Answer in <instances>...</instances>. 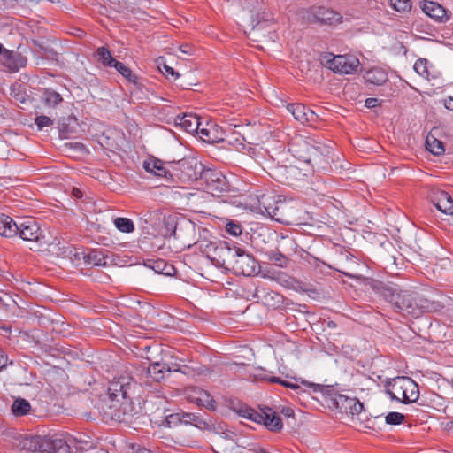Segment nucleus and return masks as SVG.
<instances>
[{
    "mask_svg": "<svg viewBox=\"0 0 453 453\" xmlns=\"http://www.w3.org/2000/svg\"><path fill=\"white\" fill-rule=\"evenodd\" d=\"M134 383L132 378L121 375L111 381L107 393L101 395L95 408L105 421H122L132 411L130 392Z\"/></svg>",
    "mask_w": 453,
    "mask_h": 453,
    "instance_id": "f257e3e1",
    "label": "nucleus"
},
{
    "mask_svg": "<svg viewBox=\"0 0 453 453\" xmlns=\"http://www.w3.org/2000/svg\"><path fill=\"white\" fill-rule=\"evenodd\" d=\"M92 441L68 434L26 437L22 445L32 452L78 453L92 447Z\"/></svg>",
    "mask_w": 453,
    "mask_h": 453,
    "instance_id": "f03ea898",
    "label": "nucleus"
},
{
    "mask_svg": "<svg viewBox=\"0 0 453 453\" xmlns=\"http://www.w3.org/2000/svg\"><path fill=\"white\" fill-rule=\"evenodd\" d=\"M372 288L382 296L387 302L408 315L418 317L428 309V303L417 293L403 290L397 285L385 284L380 281L372 280Z\"/></svg>",
    "mask_w": 453,
    "mask_h": 453,
    "instance_id": "7ed1b4c3",
    "label": "nucleus"
},
{
    "mask_svg": "<svg viewBox=\"0 0 453 453\" xmlns=\"http://www.w3.org/2000/svg\"><path fill=\"white\" fill-rule=\"evenodd\" d=\"M199 249L216 267L223 268L232 265L234 254L240 252L234 242L226 241L215 242L203 241L199 243Z\"/></svg>",
    "mask_w": 453,
    "mask_h": 453,
    "instance_id": "20e7f679",
    "label": "nucleus"
},
{
    "mask_svg": "<svg viewBox=\"0 0 453 453\" xmlns=\"http://www.w3.org/2000/svg\"><path fill=\"white\" fill-rule=\"evenodd\" d=\"M247 206L251 211L268 216L271 219L281 222V212L286 206L280 197L273 193H257L250 195L247 201Z\"/></svg>",
    "mask_w": 453,
    "mask_h": 453,
    "instance_id": "39448f33",
    "label": "nucleus"
},
{
    "mask_svg": "<svg viewBox=\"0 0 453 453\" xmlns=\"http://www.w3.org/2000/svg\"><path fill=\"white\" fill-rule=\"evenodd\" d=\"M386 392L392 400L404 404L417 402L419 397L418 385L409 377H396L389 381Z\"/></svg>",
    "mask_w": 453,
    "mask_h": 453,
    "instance_id": "423d86ee",
    "label": "nucleus"
},
{
    "mask_svg": "<svg viewBox=\"0 0 453 453\" xmlns=\"http://www.w3.org/2000/svg\"><path fill=\"white\" fill-rule=\"evenodd\" d=\"M289 151L295 157L313 166L322 160V146L311 138L297 136L289 143Z\"/></svg>",
    "mask_w": 453,
    "mask_h": 453,
    "instance_id": "0eeeda50",
    "label": "nucleus"
},
{
    "mask_svg": "<svg viewBox=\"0 0 453 453\" xmlns=\"http://www.w3.org/2000/svg\"><path fill=\"white\" fill-rule=\"evenodd\" d=\"M234 411L239 417L257 424H262L271 431H280L283 426L280 416L269 407H265L257 411L247 405L240 404L234 408Z\"/></svg>",
    "mask_w": 453,
    "mask_h": 453,
    "instance_id": "6e6552de",
    "label": "nucleus"
},
{
    "mask_svg": "<svg viewBox=\"0 0 453 453\" xmlns=\"http://www.w3.org/2000/svg\"><path fill=\"white\" fill-rule=\"evenodd\" d=\"M320 61L323 65L340 74H352L360 65L359 59L353 55L325 53L321 56Z\"/></svg>",
    "mask_w": 453,
    "mask_h": 453,
    "instance_id": "1a4fd4ad",
    "label": "nucleus"
},
{
    "mask_svg": "<svg viewBox=\"0 0 453 453\" xmlns=\"http://www.w3.org/2000/svg\"><path fill=\"white\" fill-rule=\"evenodd\" d=\"M303 19L309 23H320L324 25H335L342 21V15L333 10L317 6L305 11Z\"/></svg>",
    "mask_w": 453,
    "mask_h": 453,
    "instance_id": "9d476101",
    "label": "nucleus"
},
{
    "mask_svg": "<svg viewBox=\"0 0 453 453\" xmlns=\"http://www.w3.org/2000/svg\"><path fill=\"white\" fill-rule=\"evenodd\" d=\"M16 226L18 227L17 235L23 241L34 244H42V241L44 239L43 231L35 220L25 219L19 223L16 222Z\"/></svg>",
    "mask_w": 453,
    "mask_h": 453,
    "instance_id": "9b49d317",
    "label": "nucleus"
},
{
    "mask_svg": "<svg viewBox=\"0 0 453 453\" xmlns=\"http://www.w3.org/2000/svg\"><path fill=\"white\" fill-rule=\"evenodd\" d=\"M203 179L207 192L213 196H219L229 189V183L221 172L207 169L203 173Z\"/></svg>",
    "mask_w": 453,
    "mask_h": 453,
    "instance_id": "f8f14e48",
    "label": "nucleus"
},
{
    "mask_svg": "<svg viewBox=\"0 0 453 453\" xmlns=\"http://www.w3.org/2000/svg\"><path fill=\"white\" fill-rule=\"evenodd\" d=\"M186 399L197 406L204 407L210 411L217 409V403L205 390L198 387H188L184 392Z\"/></svg>",
    "mask_w": 453,
    "mask_h": 453,
    "instance_id": "ddd939ff",
    "label": "nucleus"
},
{
    "mask_svg": "<svg viewBox=\"0 0 453 453\" xmlns=\"http://www.w3.org/2000/svg\"><path fill=\"white\" fill-rule=\"evenodd\" d=\"M237 250L240 252H236V254H234V259L233 260L232 265L243 275H251L257 269V262L255 258L239 247H237Z\"/></svg>",
    "mask_w": 453,
    "mask_h": 453,
    "instance_id": "4468645a",
    "label": "nucleus"
},
{
    "mask_svg": "<svg viewBox=\"0 0 453 453\" xmlns=\"http://www.w3.org/2000/svg\"><path fill=\"white\" fill-rule=\"evenodd\" d=\"M226 131H223L221 127L212 122H207L197 131V135L204 142L217 143L226 139Z\"/></svg>",
    "mask_w": 453,
    "mask_h": 453,
    "instance_id": "2eb2a0df",
    "label": "nucleus"
},
{
    "mask_svg": "<svg viewBox=\"0 0 453 453\" xmlns=\"http://www.w3.org/2000/svg\"><path fill=\"white\" fill-rule=\"evenodd\" d=\"M0 60L11 73H17L27 65V58L14 50H4Z\"/></svg>",
    "mask_w": 453,
    "mask_h": 453,
    "instance_id": "dca6fc26",
    "label": "nucleus"
},
{
    "mask_svg": "<svg viewBox=\"0 0 453 453\" xmlns=\"http://www.w3.org/2000/svg\"><path fill=\"white\" fill-rule=\"evenodd\" d=\"M288 111L302 124L312 123L316 120L317 116L314 111L307 108L303 104H289L287 106Z\"/></svg>",
    "mask_w": 453,
    "mask_h": 453,
    "instance_id": "f3484780",
    "label": "nucleus"
},
{
    "mask_svg": "<svg viewBox=\"0 0 453 453\" xmlns=\"http://www.w3.org/2000/svg\"><path fill=\"white\" fill-rule=\"evenodd\" d=\"M432 201L440 211L447 215H453V199L449 193L437 190L434 192Z\"/></svg>",
    "mask_w": 453,
    "mask_h": 453,
    "instance_id": "a211bd4d",
    "label": "nucleus"
},
{
    "mask_svg": "<svg viewBox=\"0 0 453 453\" xmlns=\"http://www.w3.org/2000/svg\"><path fill=\"white\" fill-rule=\"evenodd\" d=\"M174 122L177 126L182 128L187 133L192 134L196 133L197 134V131L199 130L202 123L200 121V118H198L195 114L185 113L183 115L176 116Z\"/></svg>",
    "mask_w": 453,
    "mask_h": 453,
    "instance_id": "6ab92c4d",
    "label": "nucleus"
},
{
    "mask_svg": "<svg viewBox=\"0 0 453 453\" xmlns=\"http://www.w3.org/2000/svg\"><path fill=\"white\" fill-rule=\"evenodd\" d=\"M178 370V368L170 367L163 362H153L148 366L147 373L153 380L161 381L166 374L171 372H177Z\"/></svg>",
    "mask_w": 453,
    "mask_h": 453,
    "instance_id": "aec40b11",
    "label": "nucleus"
},
{
    "mask_svg": "<svg viewBox=\"0 0 453 453\" xmlns=\"http://www.w3.org/2000/svg\"><path fill=\"white\" fill-rule=\"evenodd\" d=\"M423 12L436 21L443 22L449 19L446 10L441 4L433 1H425L422 4Z\"/></svg>",
    "mask_w": 453,
    "mask_h": 453,
    "instance_id": "412c9836",
    "label": "nucleus"
},
{
    "mask_svg": "<svg viewBox=\"0 0 453 453\" xmlns=\"http://www.w3.org/2000/svg\"><path fill=\"white\" fill-rule=\"evenodd\" d=\"M234 4L241 6L243 11L250 13V19L253 22L261 10L263 0H233Z\"/></svg>",
    "mask_w": 453,
    "mask_h": 453,
    "instance_id": "4be33fe9",
    "label": "nucleus"
},
{
    "mask_svg": "<svg viewBox=\"0 0 453 453\" xmlns=\"http://www.w3.org/2000/svg\"><path fill=\"white\" fill-rule=\"evenodd\" d=\"M271 279L289 289L299 290L301 288V282L284 272L280 271L273 273Z\"/></svg>",
    "mask_w": 453,
    "mask_h": 453,
    "instance_id": "5701e85b",
    "label": "nucleus"
},
{
    "mask_svg": "<svg viewBox=\"0 0 453 453\" xmlns=\"http://www.w3.org/2000/svg\"><path fill=\"white\" fill-rule=\"evenodd\" d=\"M254 379L256 380H266L273 383H278L284 387L290 388L293 389H298L300 388L297 384L283 380L279 377L271 376L266 371L263 369H257L256 371V372L254 373Z\"/></svg>",
    "mask_w": 453,
    "mask_h": 453,
    "instance_id": "b1692460",
    "label": "nucleus"
},
{
    "mask_svg": "<svg viewBox=\"0 0 453 453\" xmlns=\"http://www.w3.org/2000/svg\"><path fill=\"white\" fill-rule=\"evenodd\" d=\"M143 167L148 173H151L157 177L168 179V171L165 169L163 161L156 158L146 160Z\"/></svg>",
    "mask_w": 453,
    "mask_h": 453,
    "instance_id": "393cba45",
    "label": "nucleus"
},
{
    "mask_svg": "<svg viewBox=\"0 0 453 453\" xmlns=\"http://www.w3.org/2000/svg\"><path fill=\"white\" fill-rule=\"evenodd\" d=\"M17 229L16 222L11 217L0 214V235L4 237L16 236Z\"/></svg>",
    "mask_w": 453,
    "mask_h": 453,
    "instance_id": "a878e982",
    "label": "nucleus"
},
{
    "mask_svg": "<svg viewBox=\"0 0 453 453\" xmlns=\"http://www.w3.org/2000/svg\"><path fill=\"white\" fill-rule=\"evenodd\" d=\"M42 102L46 107L55 109L63 102V98L58 92L46 88L42 93Z\"/></svg>",
    "mask_w": 453,
    "mask_h": 453,
    "instance_id": "bb28decb",
    "label": "nucleus"
},
{
    "mask_svg": "<svg viewBox=\"0 0 453 453\" xmlns=\"http://www.w3.org/2000/svg\"><path fill=\"white\" fill-rule=\"evenodd\" d=\"M81 255L83 262L87 265L100 266L106 264L104 255L99 250H94L88 253L82 252Z\"/></svg>",
    "mask_w": 453,
    "mask_h": 453,
    "instance_id": "cd10ccee",
    "label": "nucleus"
},
{
    "mask_svg": "<svg viewBox=\"0 0 453 453\" xmlns=\"http://www.w3.org/2000/svg\"><path fill=\"white\" fill-rule=\"evenodd\" d=\"M11 410L14 416H24L30 411L31 404L27 400L21 397H18L14 399Z\"/></svg>",
    "mask_w": 453,
    "mask_h": 453,
    "instance_id": "c85d7f7f",
    "label": "nucleus"
},
{
    "mask_svg": "<svg viewBox=\"0 0 453 453\" xmlns=\"http://www.w3.org/2000/svg\"><path fill=\"white\" fill-rule=\"evenodd\" d=\"M96 56L97 60L105 67H113L118 60L113 58L110 50L106 47H99L96 50Z\"/></svg>",
    "mask_w": 453,
    "mask_h": 453,
    "instance_id": "c756f323",
    "label": "nucleus"
},
{
    "mask_svg": "<svg viewBox=\"0 0 453 453\" xmlns=\"http://www.w3.org/2000/svg\"><path fill=\"white\" fill-rule=\"evenodd\" d=\"M426 147L428 151L435 156L443 154L445 150L443 142L433 135H427L426 140Z\"/></svg>",
    "mask_w": 453,
    "mask_h": 453,
    "instance_id": "7c9ffc66",
    "label": "nucleus"
},
{
    "mask_svg": "<svg viewBox=\"0 0 453 453\" xmlns=\"http://www.w3.org/2000/svg\"><path fill=\"white\" fill-rule=\"evenodd\" d=\"M367 82L374 85H381L387 81V73L380 69H372L365 74Z\"/></svg>",
    "mask_w": 453,
    "mask_h": 453,
    "instance_id": "2f4dec72",
    "label": "nucleus"
},
{
    "mask_svg": "<svg viewBox=\"0 0 453 453\" xmlns=\"http://www.w3.org/2000/svg\"><path fill=\"white\" fill-rule=\"evenodd\" d=\"M115 227L122 233H133L134 225L132 219L124 217H118L113 220Z\"/></svg>",
    "mask_w": 453,
    "mask_h": 453,
    "instance_id": "473e14b6",
    "label": "nucleus"
},
{
    "mask_svg": "<svg viewBox=\"0 0 453 453\" xmlns=\"http://www.w3.org/2000/svg\"><path fill=\"white\" fill-rule=\"evenodd\" d=\"M123 77H125L129 82L136 83L137 77L133 71L127 67L122 62L117 61L113 66Z\"/></svg>",
    "mask_w": 453,
    "mask_h": 453,
    "instance_id": "72a5a7b5",
    "label": "nucleus"
},
{
    "mask_svg": "<svg viewBox=\"0 0 453 453\" xmlns=\"http://www.w3.org/2000/svg\"><path fill=\"white\" fill-rule=\"evenodd\" d=\"M268 257L275 265L281 268L287 267L289 261L288 258L280 251H272L268 255Z\"/></svg>",
    "mask_w": 453,
    "mask_h": 453,
    "instance_id": "f704fd0d",
    "label": "nucleus"
},
{
    "mask_svg": "<svg viewBox=\"0 0 453 453\" xmlns=\"http://www.w3.org/2000/svg\"><path fill=\"white\" fill-rule=\"evenodd\" d=\"M413 68L418 75H420L426 79H428L429 71H428V62L426 59H424V58L418 59L415 62Z\"/></svg>",
    "mask_w": 453,
    "mask_h": 453,
    "instance_id": "c9c22d12",
    "label": "nucleus"
},
{
    "mask_svg": "<svg viewBox=\"0 0 453 453\" xmlns=\"http://www.w3.org/2000/svg\"><path fill=\"white\" fill-rule=\"evenodd\" d=\"M348 407L349 408V411L352 415L359 414L363 409L364 405L361 402H359L357 398H346Z\"/></svg>",
    "mask_w": 453,
    "mask_h": 453,
    "instance_id": "e433bc0d",
    "label": "nucleus"
},
{
    "mask_svg": "<svg viewBox=\"0 0 453 453\" xmlns=\"http://www.w3.org/2000/svg\"><path fill=\"white\" fill-rule=\"evenodd\" d=\"M385 420L386 423L388 425H400L404 420V415L400 412L392 411L388 413V415L385 418Z\"/></svg>",
    "mask_w": 453,
    "mask_h": 453,
    "instance_id": "4c0bfd02",
    "label": "nucleus"
},
{
    "mask_svg": "<svg viewBox=\"0 0 453 453\" xmlns=\"http://www.w3.org/2000/svg\"><path fill=\"white\" fill-rule=\"evenodd\" d=\"M390 5L397 12H404L411 8L410 0H390Z\"/></svg>",
    "mask_w": 453,
    "mask_h": 453,
    "instance_id": "58836bf2",
    "label": "nucleus"
},
{
    "mask_svg": "<svg viewBox=\"0 0 453 453\" xmlns=\"http://www.w3.org/2000/svg\"><path fill=\"white\" fill-rule=\"evenodd\" d=\"M35 123L38 130H42L44 127H48L53 124V120L45 115L37 116L35 119Z\"/></svg>",
    "mask_w": 453,
    "mask_h": 453,
    "instance_id": "ea45409f",
    "label": "nucleus"
},
{
    "mask_svg": "<svg viewBox=\"0 0 453 453\" xmlns=\"http://www.w3.org/2000/svg\"><path fill=\"white\" fill-rule=\"evenodd\" d=\"M226 231L233 236H239L242 233V227L241 225L231 221L226 224Z\"/></svg>",
    "mask_w": 453,
    "mask_h": 453,
    "instance_id": "a19ab883",
    "label": "nucleus"
},
{
    "mask_svg": "<svg viewBox=\"0 0 453 453\" xmlns=\"http://www.w3.org/2000/svg\"><path fill=\"white\" fill-rule=\"evenodd\" d=\"M160 71L168 78H172L175 81L180 75L174 71V69L167 65H164L160 67Z\"/></svg>",
    "mask_w": 453,
    "mask_h": 453,
    "instance_id": "79ce46f5",
    "label": "nucleus"
},
{
    "mask_svg": "<svg viewBox=\"0 0 453 453\" xmlns=\"http://www.w3.org/2000/svg\"><path fill=\"white\" fill-rule=\"evenodd\" d=\"M176 416L179 417V420L181 423H184L186 425H190L193 420V418H195V413L182 412V413L176 414Z\"/></svg>",
    "mask_w": 453,
    "mask_h": 453,
    "instance_id": "37998d69",
    "label": "nucleus"
},
{
    "mask_svg": "<svg viewBox=\"0 0 453 453\" xmlns=\"http://www.w3.org/2000/svg\"><path fill=\"white\" fill-rule=\"evenodd\" d=\"M11 303H14V301L10 296L4 295V296H0V309L9 307Z\"/></svg>",
    "mask_w": 453,
    "mask_h": 453,
    "instance_id": "c03bdc74",
    "label": "nucleus"
},
{
    "mask_svg": "<svg viewBox=\"0 0 453 453\" xmlns=\"http://www.w3.org/2000/svg\"><path fill=\"white\" fill-rule=\"evenodd\" d=\"M179 50L181 53L188 56H191L195 51L194 47L190 44H181L180 45Z\"/></svg>",
    "mask_w": 453,
    "mask_h": 453,
    "instance_id": "a18cd8bd",
    "label": "nucleus"
},
{
    "mask_svg": "<svg viewBox=\"0 0 453 453\" xmlns=\"http://www.w3.org/2000/svg\"><path fill=\"white\" fill-rule=\"evenodd\" d=\"M190 425L198 428H203V426H205L206 423L195 413V418H193V420Z\"/></svg>",
    "mask_w": 453,
    "mask_h": 453,
    "instance_id": "49530a36",
    "label": "nucleus"
},
{
    "mask_svg": "<svg viewBox=\"0 0 453 453\" xmlns=\"http://www.w3.org/2000/svg\"><path fill=\"white\" fill-rule=\"evenodd\" d=\"M241 127H240V126H234V131H233V134H238L240 136V138L239 137L235 138V142H237L239 144L242 145V142L245 141V138H244L243 134L241 133V131L238 130Z\"/></svg>",
    "mask_w": 453,
    "mask_h": 453,
    "instance_id": "de8ad7c7",
    "label": "nucleus"
},
{
    "mask_svg": "<svg viewBox=\"0 0 453 453\" xmlns=\"http://www.w3.org/2000/svg\"><path fill=\"white\" fill-rule=\"evenodd\" d=\"M365 105L367 108H374L378 105V99L373 97L367 98L365 102Z\"/></svg>",
    "mask_w": 453,
    "mask_h": 453,
    "instance_id": "09e8293b",
    "label": "nucleus"
},
{
    "mask_svg": "<svg viewBox=\"0 0 453 453\" xmlns=\"http://www.w3.org/2000/svg\"><path fill=\"white\" fill-rule=\"evenodd\" d=\"M129 453H151L150 450L145 449V448H140V447H133L131 449V451Z\"/></svg>",
    "mask_w": 453,
    "mask_h": 453,
    "instance_id": "8fccbe9b",
    "label": "nucleus"
},
{
    "mask_svg": "<svg viewBox=\"0 0 453 453\" xmlns=\"http://www.w3.org/2000/svg\"><path fill=\"white\" fill-rule=\"evenodd\" d=\"M302 383L306 385L309 388H312L313 391H318V389L319 388V384H315V383H311V382H304V381H302Z\"/></svg>",
    "mask_w": 453,
    "mask_h": 453,
    "instance_id": "3c124183",
    "label": "nucleus"
},
{
    "mask_svg": "<svg viewBox=\"0 0 453 453\" xmlns=\"http://www.w3.org/2000/svg\"><path fill=\"white\" fill-rule=\"evenodd\" d=\"M7 357H4V354L0 352V371L6 366Z\"/></svg>",
    "mask_w": 453,
    "mask_h": 453,
    "instance_id": "603ef678",
    "label": "nucleus"
},
{
    "mask_svg": "<svg viewBox=\"0 0 453 453\" xmlns=\"http://www.w3.org/2000/svg\"><path fill=\"white\" fill-rule=\"evenodd\" d=\"M445 107H446L448 110H451V111H453V97H449V98L445 101Z\"/></svg>",
    "mask_w": 453,
    "mask_h": 453,
    "instance_id": "864d4df0",
    "label": "nucleus"
},
{
    "mask_svg": "<svg viewBox=\"0 0 453 453\" xmlns=\"http://www.w3.org/2000/svg\"><path fill=\"white\" fill-rule=\"evenodd\" d=\"M165 265L164 260H158L155 262V265L153 266V269L157 272H159V269L161 268V265Z\"/></svg>",
    "mask_w": 453,
    "mask_h": 453,
    "instance_id": "5fc2aeb1",
    "label": "nucleus"
},
{
    "mask_svg": "<svg viewBox=\"0 0 453 453\" xmlns=\"http://www.w3.org/2000/svg\"><path fill=\"white\" fill-rule=\"evenodd\" d=\"M285 240L286 242H288L290 245H294L295 242L292 239H288V238H283Z\"/></svg>",
    "mask_w": 453,
    "mask_h": 453,
    "instance_id": "6e6d98bb",
    "label": "nucleus"
},
{
    "mask_svg": "<svg viewBox=\"0 0 453 453\" xmlns=\"http://www.w3.org/2000/svg\"><path fill=\"white\" fill-rule=\"evenodd\" d=\"M292 414H293V411H292V410H290V409H288V410L286 411V412H285V415H286V416H288V417L292 416Z\"/></svg>",
    "mask_w": 453,
    "mask_h": 453,
    "instance_id": "4d7b16f0",
    "label": "nucleus"
},
{
    "mask_svg": "<svg viewBox=\"0 0 453 453\" xmlns=\"http://www.w3.org/2000/svg\"><path fill=\"white\" fill-rule=\"evenodd\" d=\"M167 224H168V225H170V224H171V226H173V225L174 224V220H173V219H168V221H167Z\"/></svg>",
    "mask_w": 453,
    "mask_h": 453,
    "instance_id": "13d9d810",
    "label": "nucleus"
},
{
    "mask_svg": "<svg viewBox=\"0 0 453 453\" xmlns=\"http://www.w3.org/2000/svg\"><path fill=\"white\" fill-rule=\"evenodd\" d=\"M186 224L188 225V227L194 229V226L190 221H187Z\"/></svg>",
    "mask_w": 453,
    "mask_h": 453,
    "instance_id": "bf43d9fd",
    "label": "nucleus"
},
{
    "mask_svg": "<svg viewBox=\"0 0 453 453\" xmlns=\"http://www.w3.org/2000/svg\"><path fill=\"white\" fill-rule=\"evenodd\" d=\"M344 274L349 278H357V276L351 274V273H344Z\"/></svg>",
    "mask_w": 453,
    "mask_h": 453,
    "instance_id": "052dcab7",
    "label": "nucleus"
},
{
    "mask_svg": "<svg viewBox=\"0 0 453 453\" xmlns=\"http://www.w3.org/2000/svg\"><path fill=\"white\" fill-rule=\"evenodd\" d=\"M4 50H3V46L2 44L0 43V55L2 56V53H3Z\"/></svg>",
    "mask_w": 453,
    "mask_h": 453,
    "instance_id": "680f3d73",
    "label": "nucleus"
},
{
    "mask_svg": "<svg viewBox=\"0 0 453 453\" xmlns=\"http://www.w3.org/2000/svg\"><path fill=\"white\" fill-rule=\"evenodd\" d=\"M74 192H75V196H79L80 191H79V190H75Z\"/></svg>",
    "mask_w": 453,
    "mask_h": 453,
    "instance_id": "e2e57ef3",
    "label": "nucleus"
},
{
    "mask_svg": "<svg viewBox=\"0 0 453 453\" xmlns=\"http://www.w3.org/2000/svg\"><path fill=\"white\" fill-rule=\"evenodd\" d=\"M176 228H177V226H175L173 227V234H176Z\"/></svg>",
    "mask_w": 453,
    "mask_h": 453,
    "instance_id": "0e129e2a",
    "label": "nucleus"
}]
</instances>
